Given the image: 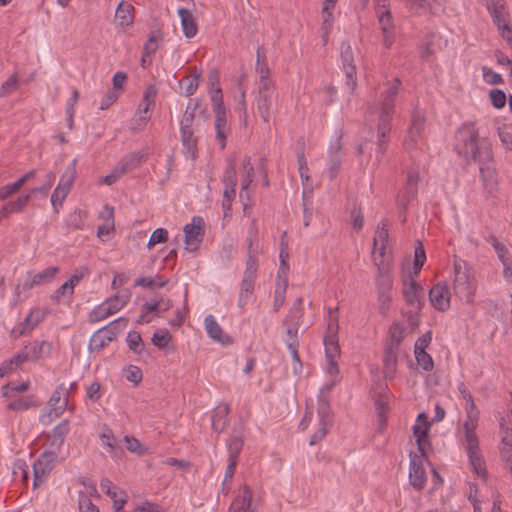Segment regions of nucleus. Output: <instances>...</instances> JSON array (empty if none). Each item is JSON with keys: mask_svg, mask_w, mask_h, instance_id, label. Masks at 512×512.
Here are the masks:
<instances>
[{"mask_svg": "<svg viewBox=\"0 0 512 512\" xmlns=\"http://www.w3.org/2000/svg\"><path fill=\"white\" fill-rule=\"evenodd\" d=\"M453 293L461 301L472 303L476 292V282L473 268L465 261L454 259Z\"/></svg>", "mask_w": 512, "mask_h": 512, "instance_id": "nucleus-2", "label": "nucleus"}, {"mask_svg": "<svg viewBox=\"0 0 512 512\" xmlns=\"http://www.w3.org/2000/svg\"><path fill=\"white\" fill-rule=\"evenodd\" d=\"M253 176H254V167H248V170L243 171L242 173V185L240 190V198L243 200L244 197L249 199L248 195V188L253 182Z\"/></svg>", "mask_w": 512, "mask_h": 512, "instance_id": "nucleus-54", "label": "nucleus"}, {"mask_svg": "<svg viewBox=\"0 0 512 512\" xmlns=\"http://www.w3.org/2000/svg\"><path fill=\"white\" fill-rule=\"evenodd\" d=\"M288 286V280L283 279L282 283L277 282L275 293H274V302L273 308L275 312H278L279 309L283 306L285 302V294Z\"/></svg>", "mask_w": 512, "mask_h": 512, "instance_id": "nucleus-47", "label": "nucleus"}, {"mask_svg": "<svg viewBox=\"0 0 512 512\" xmlns=\"http://www.w3.org/2000/svg\"><path fill=\"white\" fill-rule=\"evenodd\" d=\"M89 273V269L87 267H81L79 269H76L74 271V273L71 275V277L69 278V280H67V282L69 283V286H70V291H69V297H72L73 293H74V288L75 286L84 278L85 275H87Z\"/></svg>", "mask_w": 512, "mask_h": 512, "instance_id": "nucleus-59", "label": "nucleus"}, {"mask_svg": "<svg viewBox=\"0 0 512 512\" xmlns=\"http://www.w3.org/2000/svg\"><path fill=\"white\" fill-rule=\"evenodd\" d=\"M144 154L140 151L133 152L126 155L122 160L116 165L119 172L123 175L129 171L134 170L139 166V164L143 161Z\"/></svg>", "mask_w": 512, "mask_h": 512, "instance_id": "nucleus-32", "label": "nucleus"}, {"mask_svg": "<svg viewBox=\"0 0 512 512\" xmlns=\"http://www.w3.org/2000/svg\"><path fill=\"white\" fill-rule=\"evenodd\" d=\"M426 261V253L421 241L417 240L414 251L413 276H418Z\"/></svg>", "mask_w": 512, "mask_h": 512, "instance_id": "nucleus-39", "label": "nucleus"}, {"mask_svg": "<svg viewBox=\"0 0 512 512\" xmlns=\"http://www.w3.org/2000/svg\"><path fill=\"white\" fill-rule=\"evenodd\" d=\"M425 128V117L423 113L415 110L411 116V124L408 134L404 139L403 145L406 150H413L423 140V132Z\"/></svg>", "mask_w": 512, "mask_h": 512, "instance_id": "nucleus-8", "label": "nucleus"}, {"mask_svg": "<svg viewBox=\"0 0 512 512\" xmlns=\"http://www.w3.org/2000/svg\"><path fill=\"white\" fill-rule=\"evenodd\" d=\"M498 135L502 144L512 150V129L508 127L498 128Z\"/></svg>", "mask_w": 512, "mask_h": 512, "instance_id": "nucleus-64", "label": "nucleus"}, {"mask_svg": "<svg viewBox=\"0 0 512 512\" xmlns=\"http://www.w3.org/2000/svg\"><path fill=\"white\" fill-rule=\"evenodd\" d=\"M419 182L420 175L418 168H409L406 181L398 192L396 199L401 214L405 213L409 204L417 197Z\"/></svg>", "mask_w": 512, "mask_h": 512, "instance_id": "nucleus-4", "label": "nucleus"}, {"mask_svg": "<svg viewBox=\"0 0 512 512\" xmlns=\"http://www.w3.org/2000/svg\"><path fill=\"white\" fill-rule=\"evenodd\" d=\"M257 228H256V220H253L251 226L249 228V237H248V255L246 260V268L244 271L243 278L255 280L257 276L258 270V260L252 254V246L253 242L256 239Z\"/></svg>", "mask_w": 512, "mask_h": 512, "instance_id": "nucleus-16", "label": "nucleus"}, {"mask_svg": "<svg viewBox=\"0 0 512 512\" xmlns=\"http://www.w3.org/2000/svg\"><path fill=\"white\" fill-rule=\"evenodd\" d=\"M29 388V382H22L20 384L8 383L2 387V396L3 397H13L16 393L25 392Z\"/></svg>", "mask_w": 512, "mask_h": 512, "instance_id": "nucleus-51", "label": "nucleus"}, {"mask_svg": "<svg viewBox=\"0 0 512 512\" xmlns=\"http://www.w3.org/2000/svg\"><path fill=\"white\" fill-rule=\"evenodd\" d=\"M429 298L435 309L442 312L448 310L450 308L451 292L447 283L439 282L434 285L429 291Z\"/></svg>", "mask_w": 512, "mask_h": 512, "instance_id": "nucleus-15", "label": "nucleus"}, {"mask_svg": "<svg viewBox=\"0 0 512 512\" xmlns=\"http://www.w3.org/2000/svg\"><path fill=\"white\" fill-rule=\"evenodd\" d=\"M252 505V491L249 486L243 487L242 495L235 499L228 512H246Z\"/></svg>", "mask_w": 512, "mask_h": 512, "instance_id": "nucleus-34", "label": "nucleus"}, {"mask_svg": "<svg viewBox=\"0 0 512 512\" xmlns=\"http://www.w3.org/2000/svg\"><path fill=\"white\" fill-rule=\"evenodd\" d=\"M126 342L129 349L136 354H141L145 348L142 337L137 331H130L126 337Z\"/></svg>", "mask_w": 512, "mask_h": 512, "instance_id": "nucleus-46", "label": "nucleus"}, {"mask_svg": "<svg viewBox=\"0 0 512 512\" xmlns=\"http://www.w3.org/2000/svg\"><path fill=\"white\" fill-rule=\"evenodd\" d=\"M178 15L185 37L193 38L198 32V26L192 12L186 8H180Z\"/></svg>", "mask_w": 512, "mask_h": 512, "instance_id": "nucleus-25", "label": "nucleus"}, {"mask_svg": "<svg viewBox=\"0 0 512 512\" xmlns=\"http://www.w3.org/2000/svg\"><path fill=\"white\" fill-rule=\"evenodd\" d=\"M59 268L56 266L48 267L43 271L34 275V283L36 285H42L44 283L50 282L54 279L55 275L58 273Z\"/></svg>", "mask_w": 512, "mask_h": 512, "instance_id": "nucleus-50", "label": "nucleus"}, {"mask_svg": "<svg viewBox=\"0 0 512 512\" xmlns=\"http://www.w3.org/2000/svg\"><path fill=\"white\" fill-rule=\"evenodd\" d=\"M55 177L53 172H49L43 185L31 189L29 193L19 196L16 200L6 202L0 209V221L9 218L11 214L23 212L34 194L38 193L46 196L52 187Z\"/></svg>", "mask_w": 512, "mask_h": 512, "instance_id": "nucleus-3", "label": "nucleus"}, {"mask_svg": "<svg viewBox=\"0 0 512 512\" xmlns=\"http://www.w3.org/2000/svg\"><path fill=\"white\" fill-rule=\"evenodd\" d=\"M487 9L501 36L512 47V29L508 23V11L503 0H489Z\"/></svg>", "mask_w": 512, "mask_h": 512, "instance_id": "nucleus-5", "label": "nucleus"}, {"mask_svg": "<svg viewBox=\"0 0 512 512\" xmlns=\"http://www.w3.org/2000/svg\"><path fill=\"white\" fill-rule=\"evenodd\" d=\"M254 281L255 280L252 279H242L238 301L239 307L243 308L247 304L248 299L254 291Z\"/></svg>", "mask_w": 512, "mask_h": 512, "instance_id": "nucleus-42", "label": "nucleus"}, {"mask_svg": "<svg viewBox=\"0 0 512 512\" xmlns=\"http://www.w3.org/2000/svg\"><path fill=\"white\" fill-rule=\"evenodd\" d=\"M167 283H168L167 278H163L161 276H156V277L148 276V277H141V278L137 279L135 282V285L141 286L144 288H149V289H156V288H163L164 286L167 285Z\"/></svg>", "mask_w": 512, "mask_h": 512, "instance_id": "nucleus-41", "label": "nucleus"}, {"mask_svg": "<svg viewBox=\"0 0 512 512\" xmlns=\"http://www.w3.org/2000/svg\"><path fill=\"white\" fill-rule=\"evenodd\" d=\"M375 265L378 267V276L376 286L378 292L379 303H389L391 300L392 278L389 274L388 266L383 261H378L375 257Z\"/></svg>", "mask_w": 512, "mask_h": 512, "instance_id": "nucleus-11", "label": "nucleus"}, {"mask_svg": "<svg viewBox=\"0 0 512 512\" xmlns=\"http://www.w3.org/2000/svg\"><path fill=\"white\" fill-rule=\"evenodd\" d=\"M256 72L259 74V84H265L266 87H272L273 84L269 79L270 70L266 63V55L262 47H258L257 49V62H256Z\"/></svg>", "mask_w": 512, "mask_h": 512, "instance_id": "nucleus-27", "label": "nucleus"}, {"mask_svg": "<svg viewBox=\"0 0 512 512\" xmlns=\"http://www.w3.org/2000/svg\"><path fill=\"white\" fill-rule=\"evenodd\" d=\"M409 282L404 281L403 295L406 303L419 310L421 308L420 294H423L424 289L409 275Z\"/></svg>", "mask_w": 512, "mask_h": 512, "instance_id": "nucleus-19", "label": "nucleus"}, {"mask_svg": "<svg viewBox=\"0 0 512 512\" xmlns=\"http://www.w3.org/2000/svg\"><path fill=\"white\" fill-rule=\"evenodd\" d=\"M172 307V301L169 299H160L159 301L146 302L142 306V310L145 313H155L160 314L169 310Z\"/></svg>", "mask_w": 512, "mask_h": 512, "instance_id": "nucleus-40", "label": "nucleus"}, {"mask_svg": "<svg viewBox=\"0 0 512 512\" xmlns=\"http://www.w3.org/2000/svg\"><path fill=\"white\" fill-rule=\"evenodd\" d=\"M429 427L430 423H426L425 426L423 427H421L420 425H414L413 427V434L416 438L418 450L420 451L422 456L425 455L424 444L427 442Z\"/></svg>", "mask_w": 512, "mask_h": 512, "instance_id": "nucleus-43", "label": "nucleus"}, {"mask_svg": "<svg viewBox=\"0 0 512 512\" xmlns=\"http://www.w3.org/2000/svg\"><path fill=\"white\" fill-rule=\"evenodd\" d=\"M57 453L55 451H45L33 464L34 486L43 483L55 466Z\"/></svg>", "mask_w": 512, "mask_h": 512, "instance_id": "nucleus-12", "label": "nucleus"}, {"mask_svg": "<svg viewBox=\"0 0 512 512\" xmlns=\"http://www.w3.org/2000/svg\"><path fill=\"white\" fill-rule=\"evenodd\" d=\"M171 341V335L167 329H157L152 336V343L159 349H164Z\"/></svg>", "mask_w": 512, "mask_h": 512, "instance_id": "nucleus-49", "label": "nucleus"}, {"mask_svg": "<svg viewBox=\"0 0 512 512\" xmlns=\"http://www.w3.org/2000/svg\"><path fill=\"white\" fill-rule=\"evenodd\" d=\"M34 405L33 400L30 397H20L15 401L7 404L6 408L13 411L27 410Z\"/></svg>", "mask_w": 512, "mask_h": 512, "instance_id": "nucleus-57", "label": "nucleus"}, {"mask_svg": "<svg viewBox=\"0 0 512 512\" xmlns=\"http://www.w3.org/2000/svg\"><path fill=\"white\" fill-rule=\"evenodd\" d=\"M115 22L121 27L129 26L133 23V16L131 13V6H123L120 3L115 12Z\"/></svg>", "mask_w": 512, "mask_h": 512, "instance_id": "nucleus-38", "label": "nucleus"}, {"mask_svg": "<svg viewBox=\"0 0 512 512\" xmlns=\"http://www.w3.org/2000/svg\"><path fill=\"white\" fill-rule=\"evenodd\" d=\"M465 442L466 452L473 471L481 478L486 479L488 473L484 465V460L480 454L478 438H465Z\"/></svg>", "mask_w": 512, "mask_h": 512, "instance_id": "nucleus-14", "label": "nucleus"}, {"mask_svg": "<svg viewBox=\"0 0 512 512\" xmlns=\"http://www.w3.org/2000/svg\"><path fill=\"white\" fill-rule=\"evenodd\" d=\"M276 98L275 88L266 87L265 84L258 85V94L255 98L257 111L264 122H269L271 108Z\"/></svg>", "mask_w": 512, "mask_h": 512, "instance_id": "nucleus-10", "label": "nucleus"}, {"mask_svg": "<svg viewBox=\"0 0 512 512\" xmlns=\"http://www.w3.org/2000/svg\"><path fill=\"white\" fill-rule=\"evenodd\" d=\"M388 226L389 221L387 219H382L376 228L375 236L373 238V246L377 247L379 244H386L388 242Z\"/></svg>", "mask_w": 512, "mask_h": 512, "instance_id": "nucleus-44", "label": "nucleus"}, {"mask_svg": "<svg viewBox=\"0 0 512 512\" xmlns=\"http://www.w3.org/2000/svg\"><path fill=\"white\" fill-rule=\"evenodd\" d=\"M223 183L225 187H236L237 185L236 166L233 161H231L225 169Z\"/></svg>", "mask_w": 512, "mask_h": 512, "instance_id": "nucleus-56", "label": "nucleus"}, {"mask_svg": "<svg viewBox=\"0 0 512 512\" xmlns=\"http://www.w3.org/2000/svg\"><path fill=\"white\" fill-rule=\"evenodd\" d=\"M340 56L342 61L343 70L346 75V85L352 92L356 87L357 70L354 64V55L352 47L349 42L343 41L340 47Z\"/></svg>", "mask_w": 512, "mask_h": 512, "instance_id": "nucleus-9", "label": "nucleus"}, {"mask_svg": "<svg viewBox=\"0 0 512 512\" xmlns=\"http://www.w3.org/2000/svg\"><path fill=\"white\" fill-rule=\"evenodd\" d=\"M67 394L68 392L63 385H59L55 389L48 403L49 411L47 413H42L39 417V420L42 424L48 425L55 418L63 414L68 404Z\"/></svg>", "mask_w": 512, "mask_h": 512, "instance_id": "nucleus-6", "label": "nucleus"}, {"mask_svg": "<svg viewBox=\"0 0 512 512\" xmlns=\"http://www.w3.org/2000/svg\"><path fill=\"white\" fill-rule=\"evenodd\" d=\"M378 20L382 32L391 31L393 28L392 16L389 10L378 12Z\"/></svg>", "mask_w": 512, "mask_h": 512, "instance_id": "nucleus-63", "label": "nucleus"}, {"mask_svg": "<svg viewBox=\"0 0 512 512\" xmlns=\"http://www.w3.org/2000/svg\"><path fill=\"white\" fill-rule=\"evenodd\" d=\"M184 235L187 246L199 243L202 240L203 235V220L201 218L194 217L191 224L184 226Z\"/></svg>", "mask_w": 512, "mask_h": 512, "instance_id": "nucleus-22", "label": "nucleus"}, {"mask_svg": "<svg viewBox=\"0 0 512 512\" xmlns=\"http://www.w3.org/2000/svg\"><path fill=\"white\" fill-rule=\"evenodd\" d=\"M157 90L153 86H149L144 92L143 99L139 105V119L141 123H145L149 119L148 111L155 104Z\"/></svg>", "mask_w": 512, "mask_h": 512, "instance_id": "nucleus-26", "label": "nucleus"}, {"mask_svg": "<svg viewBox=\"0 0 512 512\" xmlns=\"http://www.w3.org/2000/svg\"><path fill=\"white\" fill-rule=\"evenodd\" d=\"M243 444V429L240 426L233 430L229 440L227 441V448L229 452L228 458L238 460Z\"/></svg>", "mask_w": 512, "mask_h": 512, "instance_id": "nucleus-30", "label": "nucleus"}, {"mask_svg": "<svg viewBox=\"0 0 512 512\" xmlns=\"http://www.w3.org/2000/svg\"><path fill=\"white\" fill-rule=\"evenodd\" d=\"M120 310V306L117 305H109L107 301H104L96 308H94L89 314V322L96 323L102 321L109 316L115 314Z\"/></svg>", "mask_w": 512, "mask_h": 512, "instance_id": "nucleus-29", "label": "nucleus"}, {"mask_svg": "<svg viewBox=\"0 0 512 512\" xmlns=\"http://www.w3.org/2000/svg\"><path fill=\"white\" fill-rule=\"evenodd\" d=\"M18 88V76L12 74L0 87V98L6 97Z\"/></svg>", "mask_w": 512, "mask_h": 512, "instance_id": "nucleus-52", "label": "nucleus"}, {"mask_svg": "<svg viewBox=\"0 0 512 512\" xmlns=\"http://www.w3.org/2000/svg\"><path fill=\"white\" fill-rule=\"evenodd\" d=\"M124 440L127 444V449L132 452L136 453L138 455H144L146 449L143 447V445L140 443V441L133 436H125Z\"/></svg>", "mask_w": 512, "mask_h": 512, "instance_id": "nucleus-62", "label": "nucleus"}, {"mask_svg": "<svg viewBox=\"0 0 512 512\" xmlns=\"http://www.w3.org/2000/svg\"><path fill=\"white\" fill-rule=\"evenodd\" d=\"M400 87L401 81L398 78H395L388 84L387 89L382 92L379 108H375L376 110H379V116H386L387 118L392 119L394 114V102Z\"/></svg>", "mask_w": 512, "mask_h": 512, "instance_id": "nucleus-13", "label": "nucleus"}, {"mask_svg": "<svg viewBox=\"0 0 512 512\" xmlns=\"http://www.w3.org/2000/svg\"><path fill=\"white\" fill-rule=\"evenodd\" d=\"M480 412L478 409L466 410V421L464 422L465 438H478L476 435V428L478 425Z\"/></svg>", "mask_w": 512, "mask_h": 512, "instance_id": "nucleus-36", "label": "nucleus"}, {"mask_svg": "<svg viewBox=\"0 0 512 512\" xmlns=\"http://www.w3.org/2000/svg\"><path fill=\"white\" fill-rule=\"evenodd\" d=\"M204 323L207 334L209 335L210 338L222 343L223 345L232 343L231 337L223 333L222 328L212 315L206 316Z\"/></svg>", "mask_w": 512, "mask_h": 512, "instance_id": "nucleus-20", "label": "nucleus"}, {"mask_svg": "<svg viewBox=\"0 0 512 512\" xmlns=\"http://www.w3.org/2000/svg\"><path fill=\"white\" fill-rule=\"evenodd\" d=\"M181 142L183 152L190 155L192 159L197 157V137L194 136L192 127L180 126Z\"/></svg>", "mask_w": 512, "mask_h": 512, "instance_id": "nucleus-21", "label": "nucleus"}, {"mask_svg": "<svg viewBox=\"0 0 512 512\" xmlns=\"http://www.w3.org/2000/svg\"><path fill=\"white\" fill-rule=\"evenodd\" d=\"M391 120L390 118H387L386 116H379L378 121V131H377V151H376V158L377 160L380 159L381 156L384 155V153L387 150L388 147V135L391 131Z\"/></svg>", "mask_w": 512, "mask_h": 512, "instance_id": "nucleus-18", "label": "nucleus"}, {"mask_svg": "<svg viewBox=\"0 0 512 512\" xmlns=\"http://www.w3.org/2000/svg\"><path fill=\"white\" fill-rule=\"evenodd\" d=\"M75 162L76 160H73V163L68 166L65 171L63 172L60 181L53 191L51 195V203L54 207V210L58 212V207L62 206L63 201L67 197L72 184L75 180L76 170H75Z\"/></svg>", "mask_w": 512, "mask_h": 512, "instance_id": "nucleus-7", "label": "nucleus"}, {"mask_svg": "<svg viewBox=\"0 0 512 512\" xmlns=\"http://www.w3.org/2000/svg\"><path fill=\"white\" fill-rule=\"evenodd\" d=\"M101 217L106 219V223L98 227L97 236L105 241L104 236L109 235L114 230L113 208L106 205L104 211L101 212Z\"/></svg>", "mask_w": 512, "mask_h": 512, "instance_id": "nucleus-35", "label": "nucleus"}, {"mask_svg": "<svg viewBox=\"0 0 512 512\" xmlns=\"http://www.w3.org/2000/svg\"><path fill=\"white\" fill-rule=\"evenodd\" d=\"M68 433L69 422L68 420L65 419L62 422H60L57 426H55L51 434L47 436L50 439V446L52 448L60 450Z\"/></svg>", "mask_w": 512, "mask_h": 512, "instance_id": "nucleus-31", "label": "nucleus"}, {"mask_svg": "<svg viewBox=\"0 0 512 512\" xmlns=\"http://www.w3.org/2000/svg\"><path fill=\"white\" fill-rule=\"evenodd\" d=\"M398 349L395 345H386L383 357V373L385 378H392L396 372Z\"/></svg>", "mask_w": 512, "mask_h": 512, "instance_id": "nucleus-23", "label": "nucleus"}, {"mask_svg": "<svg viewBox=\"0 0 512 512\" xmlns=\"http://www.w3.org/2000/svg\"><path fill=\"white\" fill-rule=\"evenodd\" d=\"M455 150L465 160L479 164V171L486 189H493L497 183L491 143L479 138L474 124L462 125L455 134Z\"/></svg>", "mask_w": 512, "mask_h": 512, "instance_id": "nucleus-1", "label": "nucleus"}, {"mask_svg": "<svg viewBox=\"0 0 512 512\" xmlns=\"http://www.w3.org/2000/svg\"><path fill=\"white\" fill-rule=\"evenodd\" d=\"M409 480L412 487L422 490L426 483V472L422 460L417 455L410 454Z\"/></svg>", "mask_w": 512, "mask_h": 512, "instance_id": "nucleus-17", "label": "nucleus"}, {"mask_svg": "<svg viewBox=\"0 0 512 512\" xmlns=\"http://www.w3.org/2000/svg\"><path fill=\"white\" fill-rule=\"evenodd\" d=\"M435 37L436 34L434 33L427 34L420 46V56L424 61H428L434 54L433 46Z\"/></svg>", "mask_w": 512, "mask_h": 512, "instance_id": "nucleus-48", "label": "nucleus"}, {"mask_svg": "<svg viewBox=\"0 0 512 512\" xmlns=\"http://www.w3.org/2000/svg\"><path fill=\"white\" fill-rule=\"evenodd\" d=\"M107 328H100L90 338L88 349L90 352L94 351H100L105 346H107L110 342H112L114 339L113 333H108Z\"/></svg>", "mask_w": 512, "mask_h": 512, "instance_id": "nucleus-24", "label": "nucleus"}, {"mask_svg": "<svg viewBox=\"0 0 512 512\" xmlns=\"http://www.w3.org/2000/svg\"><path fill=\"white\" fill-rule=\"evenodd\" d=\"M215 130H216V139L220 143L221 149H224L226 146V139L230 132V125L227 122L226 112H218L215 113Z\"/></svg>", "mask_w": 512, "mask_h": 512, "instance_id": "nucleus-28", "label": "nucleus"}, {"mask_svg": "<svg viewBox=\"0 0 512 512\" xmlns=\"http://www.w3.org/2000/svg\"><path fill=\"white\" fill-rule=\"evenodd\" d=\"M411 9H429L431 13L437 10L436 5L440 6L439 0H406Z\"/></svg>", "mask_w": 512, "mask_h": 512, "instance_id": "nucleus-55", "label": "nucleus"}, {"mask_svg": "<svg viewBox=\"0 0 512 512\" xmlns=\"http://www.w3.org/2000/svg\"><path fill=\"white\" fill-rule=\"evenodd\" d=\"M489 95H490L492 105L495 108L501 109L505 106L507 98H506V94L504 91H502L500 89H492L490 91Z\"/></svg>", "mask_w": 512, "mask_h": 512, "instance_id": "nucleus-60", "label": "nucleus"}, {"mask_svg": "<svg viewBox=\"0 0 512 512\" xmlns=\"http://www.w3.org/2000/svg\"><path fill=\"white\" fill-rule=\"evenodd\" d=\"M324 345L326 358L340 356V346L338 343L337 333H328L324 337Z\"/></svg>", "mask_w": 512, "mask_h": 512, "instance_id": "nucleus-37", "label": "nucleus"}, {"mask_svg": "<svg viewBox=\"0 0 512 512\" xmlns=\"http://www.w3.org/2000/svg\"><path fill=\"white\" fill-rule=\"evenodd\" d=\"M229 412L228 405H225L211 418L212 428L215 432L221 433L226 427V418Z\"/></svg>", "mask_w": 512, "mask_h": 512, "instance_id": "nucleus-45", "label": "nucleus"}, {"mask_svg": "<svg viewBox=\"0 0 512 512\" xmlns=\"http://www.w3.org/2000/svg\"><path fill=\"white\" fill-rule=\"evenodd\" d=\"M130 300V292L128 290H123L116 295L110 297L106 301L109 305H119L120 310L129 302Z\"/></svg>", "mask_w": 512, "mask_h": 512, "instance_id": "nucleus-61", "label": "nucleus"}, {"mask_svg": "<svg viewBox=\"0 0 512 512\" xmlns=\"http://www.w3.org/2000/svg\"><path fill=\"white\" fill-rule=\"evenodd\" d=\"M210 93L214 113L226 112L221 88L216 87L215 89L210 90Z\"/></svg>", "mask_w": 512, "mask_h": 512, "instance_id": "nucleus-53", "label": "nucleus"}, {"mask_svg": "<svg viewBox=\"0 0 512 512\" xmlns=\"http://www.w3.org/2000/svg\"><path fill=\"white\" fill-rule=\"evenodd\" d=\"M416 361L421 368L427 372L431 371L434 367V362L430 354L426 351L414 352Z\"/></svg>", "mask_w": 512, "mask_h": 512, "instance_id": "nucleus-58", "label": "nucleus"}, {"mask_svg": "<svg viewBox=\"0 0 512 512\" xmlns=\"http://www.w3.org/2000/svg\"><path fill=\"white\" fill-rule=\"evenodd\" d=\"M47 313V311H41L39 309L31 310L21 323L22 329L20 330V335H24L27 331L33 330L41 321L44 320Z\"/></svg>", "mask_w": 512, "mask_h": 512, "instance_id": "nucleus-33", "label": "nucleus"}]
</instances>
